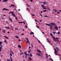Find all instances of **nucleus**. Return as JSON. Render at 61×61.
I'll return each mask as SVG.
<instances>
[{
    "mask_svg": "<svg viewBox=\"0 0 61 61\" xmlns=\"http://www.w3.org/2000/svg\"><path fill=\"white\" fill-rule=\"evenodd\" d=\"M58 49V48L57 47H56V49H54V50L55 51V54L56 55H57V50L56 49Z\"/></svg>",
    "mask_w": 61,
    "mask_h": 61,
    "instance_id": "nucleus-1",
    "label": "nucleus"
},
{
    "mask_svg": "<svg viewBox=\"0 0 61 61\" xmlns=\"http://www.w3.org/2000/svg\"><path fill=\"white\" fill-rule=\"evenodd\" d=\"M42 3L43 4V5H46V4H47V2H46V1H44V2H41V4H42Z\"/></svg>",
    "mask_w": 61,
    "mask_h": 61,
    "instance_id": "nucleus-2",
    "label": "nucleus"
},
{
    "mask_svg": "<svg viewBox=\"0 0 61 61\" xmlns=\"http://www.w3.org/2000/svg\"><path fill=\"white\" fill-rule=\"evenodd\" d=\"M50 24L52 25H56L54 23H50Z\"/></svg>",
    "mask_w": 61,
    "mask_h": 61,
    "instance_id": "nucleus-3",
    "label": "nucleus"
},
{
    "mask_svg": "<svg viewBox=\"0 0 61 61\" xmlns=\"http://www.w3.org/2000/svg\"><path fill=\"white\" fill-rule=\"evenodd\" d=\"M11 14H12V16H13L14 17H15V14L14 13V12H12Z\"/></svg>",
    "mask_w": 61,
    "mask_h": 61,
    "instance_id": "nucleus-4",
    "label": "nucleus"
},
{
    "mask_svg": "<svg viewBox=\"0 0 61 61\" xmlns=\"http://www.w3.org/2000/svg\"><path fill=\"white\" fill-rule=\"evenodd\" d=\"M2 10L3 11H4V10H6V11H9V10H8V9L5 8H4L3 9H2Z\"/></svg>",
    "mask_w": 61,
    "mask_h": 61,
    "instance_id": "nucleus-5",
    "label": "nucleus"
},
{
    "mask_svg": "<svg viewBox=\"0 0 61 61\" xmlns=\"http://www.w3.org/2000/svg\"><path fill=\"white\" fill-rule=\"evenodd\" d=\"M55 28V29L56 30H58V27L57 26H56L55 27H54Z\"/></svg>",
    "mask_w": 61,
    "mask_h": 61,
    "instance_id": "nucleus-6",
    "label": "nucleus"
},
{
    "mask_svg": "<svg viewBox=\"0 0 61 61\" xmlns=\"http://www.w3.org/2000/svg\"><path fill=\"white\" fill-rule=\"evenodd\" d=\"M36 55L38 56H40V54L39 53H36Z\"/></svg>",
    "mask_w": 61,
    "mask_h": 61,
    "instance_id": "nucleus-7",
    "label": "nucleus"
},
{
    "mask_svg": "<svg viewBox=\"0 0 61 61\" xmlns=\"http://www.w3.org/2000/svg\"><path fill=\"white\" fill-rule=\"evenodd\" d=\"M37 52H38L39 53H41V51L39 50H37Z\"/></svg>",
    "mask_w": 61,
    "mask_h": 61,
    "instance_id": "nucleus-8",
    "label": "nucleus"
},
{
    "mask_svg": "<svg viewBox=\"0 0 61 61\" xmlns=\"http://www.w3.org/2000/svg\"><path fill=\"white\" fill-rule=\"evenodd\" d=\"M25 55H26V56H29V54H27L26 52H25Z\"/></svg>",
    "mask_w": 61,
    "mask_h": 61,
    "instance_id": "nucleus-9",
    "label": "nucleus"
},
{
    "mask_svg": "<svg viewBox=\"0 0 61 61\" xmlns=\"http://www.w3.org/2000/svg\"><path fill=\"white\" fill-rule=\"evenodd\" d=\"M8 0H3L2 2H7V1H8Z\"/></svg>",
    "mask_w": 61,
    "mask_h": 61,
    "instance_id": "nucleus-10",
    "label": "nucleus"
},
{
    "mask_svg": "<svg viewBox=\"0 0 61 61\" xmlns=\"http://www.w3.org/2000/svg\"><path fill=\"white\" fill-rule=\"evenodd\" d=\"M9 19H10V22H12V19L11 18H9Z\"/></svg>",
    "mask_w": 61,
    "mask_h": 61,
    "instance_id": "nucleus-11",
    "label": "nucleus"
},
{
    "mask_svg": "<svg viewBox=\"0 0 61 61\" xmlns=\"http://www.w3.org/2000/svg\"><path fill=\"white\" fill-rule=\"evenodd\" d=\"M15 6L13 5H11L10 6V7H12V6H13V7Z\"/></svg>",
    "mask_w": 61,
    "mask_h": 61,
    "instance_id": "nucleus-12",
    "label": "nucleus"
},
{
    "mask_svg": "<svg viewBox=\"0 0 61 61\" xmlns=\"http://www.w3.org/2000/svg\"><path fill=\"white\" fill-rule=\"evenodd\" d=\"M53 40L54 41H56V37H53Z\"/></svg>",
    "mask_w": 61,
    "mask_h": 61,
    "instance_id": "nucleus-13",
    "label": "nucleus"
},
{
    "mask_svg": "<svg viewBox=\"0 0 61 61\" xmlns=\"http://www.w3.org/2000/svg\"><path fill=\"white\" fill-rule=\"evenodd\" d=\"M46 25H47L48 26H51V25L50 24H46Z\"/></svg>",
    "mask_w": 61,
    "mask_h": 61,
    "instance_id": "nucleus-14",
    "label": "nucleus"
},
{
    "mask_svg": "<svg viewBox=\"0 0 61 61\" xmlns=\"http://www.w3.org/2000/svg\"><path fill=\"white\" fill-rule=\"evenodd\" d=\"M26 40L27 41H28V42L29 44H30L29 41L28 40V39L26 38Z\"/></svg>",
    "mask_w": 61,
    "mask_h": 61,
    "instance_id": "nucleus-15",
    "label": "nucleus"
},
{
    "mask_svg": "<svg viewBox=\"0 0 61 61\" xmlns=\"http://www.w3.org/2000/svg\"><path fill=\"white\" fill-rule=\"evenodd\" d=\"M30 35H32V34H34V33L33 32H30Z\"/></svg>",
    "mask_w": 61,
    "mask_h": 61,
    "instance_id": "nucleus-16",
    "label": "nucleus"
},
{
    "mask_svg": "<svg viewBox=\"0 0 61 61\" xmlns=\"http://www.w3.org/2000/svg\"><path fill=\"white\" fill-rule=\"evenodd\" d=\"M53 35H56V32H53Z\"/></svg>",
    "mask_w": 61,
    "mask_h": 61,
    "instance_id": "nucleus-17",
    "label": "nucleus"
},
{
    "mask_svg": "<svg viewBox=\"0 0 61 61\" xmlns=\"http://www.w3.org/2000/svg\"><path fill=\"white\" fill-rule=\"evenodd\" d=\"M29 60H30L31 61V60H32V58H30V57H29Z\"/></svg>",
    "mask_w": 61,
    "mask_h": 61,
    "instance_id": "nucleus-18",
    "label": "nucleus"
},
{
    "mask_svg": "<svg viewBox=\"0 0 61 61\" xmlns=\"http://www.w3.org/2000/svg\"><path fill=\"white\" fill-rule=\"evenodd\" d=\"M15 37L16 38H19V37H18V36H15Z\"/></svg>",
    "mask_w": 61,
    "mask_h": 61,
    "instance_id": "nucleus-19",
    "label": "nucleus"
},
{
    "mask_svg": "<svg viewBox=\"0 0 61 61\" xmlns=\"http://www.w3.org/2000/svg\"><path fill=\"white\" fill-rule=\"evenodd\" d=\"M31 52V50H30L28 51V53H30V52Z\"/></svg>",
    "mask_w": 61,
    "mask_h": 61,
    "instance_id": "nucleus-20",
    "label": "nucleus"
},
{
    "mask_svg": "<svg viewBox=\"0 0 61 61\" xmlns=\"http://www.w3.org/2000/svg\"><path fill=\"white\" fill-rule=\"evenodd\" d=\"M18 47H20V48H21V46H20V45H19L18 46Z\"/></svg>",
    "mask_w": 61,
    "mask_h": 61,
    "instance_id": "nucleus-21",
    "label": "nucleus"
},
{
    "mask_svg": "<svg viewBox=\"0 0 61 61\" xmlns=\"http://www.w3.org/2000/svg\"><path fill=\"white\" fill-rule=\"evenodd\" d=\"M46 11H47V10H44L43 11V12H46Z\"/></svg>",
    "mask_w": 61,
    "mask_h": 61,
    "instance_id": "nucleus-22",
    "label": "nucleus"
},
{
    "mask_svg": "<svg viewBox=\"0 0 61 61\" xmlns=\"http://www.w3.org/2000/svg\"><path fill=\"white\" fill-rule=\"evenodd\" d=\"M3 33H5V30H3L2 31Z\"/></svg>",
    "mask_w": 61,
    "mask_h": 61,
    "instance_id": "nucleus-23",
    "label": "nucleus"
},
{
    "mask_svg": "<svg viewBox=\"0 0 61 61\" xmlns=\"http://www.w3.org/2000/svg\"><path fill=\"white\" fill-rule=\"evenodd\" d=\"M5 27L6 28H7V29H10V27H6V26H5Z\"/></svg>",
    "mask_w": 61,
    "mask_h": 61,
    "instance_id": "nucleus-24",
    "label": "nucleus"
},
{
    "mask_svg": "<svg viewBox=\"0 0 61 61\" xmlns=\"http://www.w3.org/2000/svg\"><path fill=\"white\" fill-rule=\"evenodd\" d=\"M30 57H32V55L31 53H30Z\"/></svg>",
    "mask_w": 61,
    "mask_h": 61,
    "instance_id": "nucleus-25",
    "label": "nucleus"
},
{
    "mask_svg": "<svg viewBox=\"0 0 61 61\" xmlns=\"http://www.w3.org/2000/svg\"><path fill=\"white\" fill-rule=\"evenodd\" d=\"M47 41L49 43H50V41H49V40H47Z\"/></svg>",
    "mask_w": 61,
    "mask_h": 61,
    "instance_id": "nucleus-26",
    "label": "nucleus"
},
{
    "mask_svg": "<svg viewBox=\"0 0 61 61\" xmlns=\"http://www.w3.org/2000/svg\"><path fill=\"white\" fill-rule=\"evenodd\" d=\"M43 9H44V10H46V8L45 7H43Z\"/></svg>",
    "mask_w": 61,
    "mask_h": 61,
    "instance_id": "nucleus-27",
    "label": "nucleus"
},
{
    "mask_svg": "<svg viewBox=\"0 0 61 61\" xmlns=\"http://www.w3.org/2000/svg\"><path fill=\"white\" fill-rule=\"evenodd\" d=\"M10 59L11 60V61H12L13 60H12V58H11V57H10Z\"/></svg>",
    "mask_w": 61,
    "mask_h": 61,
    "instance_id": "nucleus-28",
    "label": "nucleus"
},
{
    "mask_svg": "<svg viewBox=\"0 0 61 61\" xmlns=\"http://www.w3.org/2000/svg\"><path fill=\"white\" fill-rule=\"evenodd\" d=\"M44 17H49L47 16V15H45L44 16Z\"/></svg>",
    "mask_w": 61,
    "mask_h": 61,
    "instance_id": "nucleus-29",
    "label": "nucleus"
},
{
    "mask_svg": "<svg viewBox=\"0 0 61 61\" xmlns=\"http://www.w3.org/2000/svg\"><path fill=\"white\" fill-rule=\"evenodd\" d=\"M49 60H51V61H53V59H51V58H50V59H49Z\"/></svg>",
    "mask_w": 61,
    "mask_h": 61,
    "instance_id": "nucleus-30",
    "label": "nucleus"
},
{
    "mask_svg": "<svg viewBox=\"0 0 61 61\" xmlns=\"http://www.w3.org/2000/svg\"><path fill=\"white\" fill-rule=\"evenodd\" d=\"M7 61H10V60L8 59H7Z\"/></svg>",
    "mask_w": 61,
    "mask_h": 61,
    "instance_id": "nucleus-31",
    "label": "nucleus"
},
{
    "mask_svg": "<svg viewBox=\"0 0 61 61\" xmlns=\"http://www.w3.org/2000/svg\"><path fill=\"white\" fill-rule=\"evenodd\" d=\"M11 53H12V54H14V52H13V51H11Z\"/></svg>",
    "mask_w": 61,
    "mask_h": 61,
    "instance_id": "nucleus-32",
    "label": "nucleus"
},
{
    "mask_svg": "<svg viewBox=\"0 0 61 61\" xmlns=\"http://www.w3.org/2000/svg\"><path fill=\"white\" fill-rule=\"evenodd\" d=\"M50 28L51 29H52V26H51L50 27Z\"/></svg>",
    "mask_w": 61,
    "mask_h": 61,
    "instance_id": "nucleus-33",
    "label": "nucleus"
},
{
    "mask_svg": "<svg viewBox=\"0 0 61 61\" xmlns=\"http://www.w3.org/2000/svg\"><path fill=\"white\" fill-rule=\"evenodd\" d=\"M15 30H18V28H15Z\"/></svg>",
    "mask_w": 61,
    "mask_h": 61,
    "instance_id": "nucleus-34",
    "label": "nucleus"
},
{
    "mask_svg": "<svg viewBox=\"0 0 61 61\" xmlns=\"http://www.w3.org/2000/svg\"><path fill=\"white\" fill-rule=\"evenodd\" d=\"M4 37H5V38H8V37H6L5 36Z\"/></svg>",
    "mask_w": 61,
    "mask_h": 61,
    "instance_id": "nucleus-35",
    "label": "nucleus"
},
{
    "mask_svg": "<svg viewBox=\"0 0 61 61\" xmlns=\"http://www.w3.org/2000/svg\"><path fill=\"white\" fill-rule=\"evenodd\" d=\"M5 43H7V41H6V40H5Z\"/></svg>",
    "mask_w": 61,
    "mask_h": 61,
    "instance_id": "nucleus-36",
    "label": "nucleus"
},
{
    "mask_svg": "<svg viewBox=\"0 0 61 61\" xmlns=\"http://www.w3.org/2000/svg\"><path fill=\"white\" fill-rule=\"evenodd\" d=\"M41 6H42V7L43 8V7H44L43 6H44V5H41Z\"/></svg>",
    "mask_w": 61,
    "mask_h": 61,
    "instance_id": "nucleus-37",
    "label": "nucleus"
},
{
    "mask_svg": "<svg viewBox=\"0 0 61 61\" xmlns=\"http://www.w3.org/2000/svg\"><path fill=\"white\" fill-rule=\"evenodd\" d=\"M23 54V53L22 52L20 54V55H22Z\"/></svg>",
    "mask_w": 61,
    "mask_h": 61,
    "instance_id": "nucleus-38",
    "label": "nucleus"
},
{
    "mask_svg": "<svg viewBox=\"0 0 61 61\" xmlns=\"http://www.w3.org/2000/svg\"><path fill=\"white\" fill-rule=\"evenodd\" d=\"M40 15L42 17H43V15H42L41 14H40Z\"/></svg>",
    "mask_w": 61,
    "mask_h": 61,
    "instance_id": "nucleus-39",
    "label": "nucleus"
},
{
    "mask_svg": "<svg viewBox=\"0 0 61 61\" xmlns=\"http://www.w3.org/2000/svg\"><path fill=\"white\" fill-rule=\"evenodd\" d=\"M57 42L58 43H59V40H57Z\"/></svg>",
    "mask_w": 61,
    "mask_h": 61,
    "instance_id": "nucleus-40",
    "label": "nucleus"
},
{
    "mask_svg": "<svg viewBox=\"0 0 61 61\" xmlns=\"http://www.w3.org/2000/svg\"><path fill=\"white\" fill-rule=\"evenodd\" d=\"M10 56H12V54L11 53H10Z\"/></svg>",
    "mask_w": 61,
    "mask_h": 61,
    "instance_id": "nucleus-41",
    "label": "nucleus"
},
{
    "mask_svg": "<svg viewBox=\"0 0 61 61\" xmlns=\"http://www.w3.org/2000/svg\"><path fill=\"white\" fill-rule=\"evenodd\" d=\"M57 34H60V32L59 31L58 32H57Z\"/></svg>",
    "mask_w": 61,
    "mask_h": 61,
    "instance_id": "nucleus-42",
    "label": "nucleus"
},
{
    "mask_svg": "<svg viewBox=\"0 0 61 61\" xmlns=\"http://www.w3.org/2000/svg\"><path fill=\"white\" fill-rule=\"evenodd\" d=\"M2 47H0V50L2 49Z\"/></svg>",
    "mask_w": 61,
    "mask_h": 61,
    "instance_id": "nucleus-43",
    "label": "nucleus"
},
{
    "mask_svg": "<svg viewBox=\"0 0 61 61\" xmlns=\"http://www.w3.org/2000/svg\"><path fill=\"white\" fill-rule=\"evenodd\" d=\"M15 17L16 19V20H17V17H16V16H15Z\"/></svg>",
    "mask_w": 61,
    "mask_h": 61,
    "instance_id": "nucleus-44",
    "label": "nucleus"
},
{
    "mask_svg": "<svg viewBox=\"0 0 61 61\" xmlns=\"http://www.w3.org/2000/svg\"><path fill=\"white\" fill-rule=\"evenodd\" d=\"M0 47H3L2 45H1V44H0Z\"/></svg>",
    "mask_w": 61,
    "mask_h": 61,
    "instance_id": "nucleus-45",
    "label": "nucleus"
},
{
    "mask_svg": "<svg viewBox=\"0 0 61 61\" xmlns=\"http://www.w3.org/2000/svg\"><path fill=\"white\" fill-rule=\"evenodd\" d=\"M48 10H49V11H50V8H48Z\"/></svg>",
    "mask_w": 61,
    "mask_h": 61,
    "instance_id": "nucleus-46",
    "label": "nucleus"
},
{
    "mask_svg": "<svg viewBox=\"0 0 61 61\" xmlns=\"http://www.w3.org/2000/svg\"><path fill=\"white\" fill-rule=\"evenodd\" d=\"M19 23H23V22L22 21L20 22H19Z\"/></svg>",
    "mask_w": 61,
    "mask_h": 61,
    "instance_id": "nucleus-47",
    "label": "nucleus"
},
{
    "mask_svg": "<svg viewBox=\"0 0 61 61\" xmlns=\"http://www.w3.org/2000/svg\"><path fill=\"white\" fill-rule=\"evenodd\" d=\"M2 44V42L1 41H0V45H1Z\"/></svg>",
    "mask_w": 61,
    "mask_h": 61,
    "instance_id": "nucleus-48",
    "label": "nucleus"
},
{
    "mask_svg": "<svg viewBox=\"0 0 61 61\" xmlns=\"http://www.w3.org/2000/svg\"><path fill=\"white\" fill-rule=\"evenodd\" d=\"M31 15L32 16H35V15H34V14H31Z\"/></svg>",
    "mask_w": 61,
    "mask_h": 61,
    "instance_id": "nucleus-49",
    "label": "nucleus"
},
{
    "mask_svg": "<svg viewBox=\"0 0 61 61\" xmlns=\"http://www.w3.org/2000/svg\"><path fill=\"white\" fill-rule=\"evenodd\" d=\"M36 27H37V28H39V27H38V26H36Z\"/></svg>",
    "mask_w": 61,
    "mask_h": 61,
    "instance_id": "nucleus-50",
    "label": "nucleus"
},
{
    "mask_svg": "<svg viewBox=\"0 0 61 61\" xmlns=\"http://www.w3.org/2000/svg\"><path fill=\"white\" fill-rule=\"evenodd\" d=\"M48 56H46V58H48Z\"/></svg>",
    "mask_w": 61,
    "mask_h": 61,
    "instance_id": "nucleus-51",
    "label": "nucleus"
},
{
    "mask_svg": "<svg viewBox=\"0 0 61 61\" xmlns=\"http://www.w3.org/2000/svg\"><path fill=\"white\" fill-rule=\"evenodd\" d=\"M2 19H4V17H3L2 18Z\"/></svg>",
    "mask_w": 61,
    "mask_h": 61,
    "instance_id": "nucleus-52",
    "label": "nucleus"
},
{
    "mask_svg": "<svg viewBox=\"0 0 61 61\" xmlns=\"http://www.w3.org/2000/svg\"><path fill=\"white\" fill-rule=\"evenodd\" d=\"M25 27L26 28H27V25H25Z\"/></svg>",
    "mask_w": 61,
    "mask_h": 61,
    "instance_id": "nucleus-53",
    "label": "nucleus"
},
{
    "mask_svg": "<svg viewBox=\"0 0 61 61\" xmlns=\"http://www.w3.org/2000/svg\"><path fill=\"white\" fill-rule=\"evenodd\" d=\"M14 10H15V11H17V10H16V9H14Z\"/></svg>",
    "mask_w": 61,
    "mask_h": 61,
    "instance_id": "nucleus-54",
    "label": "nucleus"
},
{
    "mask_svg": "<svg viewBox=\"0 0 61 61\" xmlns=\"http://www.w3.org/2000/svg\"><path fill=\"white\" fill-rule=\"evenodd\" d=\"M54 11H55V12H57V11L56 10H55Z\"/></svg>",
    "mask_w": 61,
    "mask_h": 61,
    "instance_id": "nucleus-55",
    "label": "nucleus"
},
{
    "mask_svg": "<svg viewBox=\"0 0 61 61\" xmlns=\"http://www.w3.org/2000/svg\"><path fill=\"white\" fill-rule=\"evenodd\" d=\"M39 21L40 22H42V20H39Z\"/></svg>",
    "mask_w": 61,
    "mask_h": 61,
    "instance_id": "nucleus-56",
    "label": "nucleus"
},
{
    "mask_svg": "<svg viewBox=\"0 0 61 61\" xmlns=\"http://www.w3.org/2000/svg\"><path fill=\"white\" fill-rule=\"evenodd\" d=\"M57 13L59 14H60V12H57Z\"/></svg>",
    "mask_w": 61,
    "mask_h": 61,
    "instance_id": "nucleus-57",
    "label": "nucleus"
},
{
    "mask_svg": "<svg viewBox=\"0 0 61 61\" xmlns=\"http://www.w3.org/2000/svg\"><path fill=\"white\" fill-rule=\"evenodd\" d=\"M6 23H8V21H6Z\"/></svg>",
    "mask_w": 61,
    "mask_h": 61,
    "instance_id": "nucleus-58",
    "label": "nucleus"
},
{
    "mask_svg": "<svg viewBox=\"0 0 61 61\" xmlns=\"http://www.w3.org/2000/svg\"><path fill=\"white\" fill-rule=\"evenodd\" d=\"M50 35L51 36H52V33Z\"/></svg>",
    "mask_w": 61,
    "mask_h": 61,
    "instance_id": "nucleus-59",
    "label": "nucleus"
},
{
    "mask_svg": "<svg viewBox=\"0 0 61 61\" xmlns=\"http://www.w3.org/2000/svg\"><path fill=\"white\" fill-rule=\"evenodd\" d=\"M26 9H27V10H29V8H27Z\"/></svg>",
    "mask_w": 61,
    "mask_h": 61,
    "instance_id": "nucleus-60",
    "label": "nucleus"
},
{
    "mask_svg": "<svg viewBox=\"0 0 61 61\" xmlns=\"http://www.w3.org/2000/svg\"><path fill=\"white\" fill-rule=\"evenodd\" d=\"M11 13H12V12H11V11H10L9 12V14H11Z\"/></svg>",
    "mask_w": 61,
    "mask_h": 61,
    "instance_id": "nucleus-61",
    "label": "nucleus"
},
{
    "mask_svg": "<svg viewBox=\"0 0 61 61\" xmlns=\"http://www.w3.org/2000/svg\"><path fill=\"white\" fill-rule=\"evenodd\" d=\"M56 38V39H59V38Z\"/></svg>",
    "mask_w": 61,
    "mask_h": 61,
    "instance_id": "nucleus-62",
    "label": "nucleus"
},
{
    "mask_svg": "<svg viewBox=\"0 0 61 61\" xmlns=\"http://www.w3.org/2000/svg\"><path fill=\"white\" fill-rule=\"evenodd\" d=\"M57 50H58V51H59V49H58H58H57Z\"/></svg>",
    "mask_w": 61,
    "mask_h": 61,
    "instance_id": "nucleus-63",
    "label": "nucleus"
},
{
    "mask_svg": "<svg viewBox=\"0 0 61 61\" xmlns=\"http://www.w3.org/2000/svg\"><path fill=\"white\" fill-rule=\"evenodd\" d=\"M59 11L60 12H61V10H59Z\"/></svg>",
    "mask_w": 61,
    "mask_h": 61,
    "instance_id": "nucleus-64",
    "label": "nucleus"
}]
</instances>
